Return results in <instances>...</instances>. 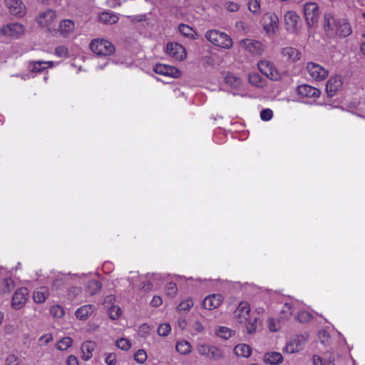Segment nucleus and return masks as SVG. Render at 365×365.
Listing matches in <instances>:
<instances>
[{
	"mask_svg": "<svg viewBox=\"0 0 365 365\" xmlns=\"http://www.w3.org/2000/svg\"><path fill=\"white\" fill-rule=\"evenodd\" d=\"M205 37L210 43L222 48L229 49L233 45L232 39L230 36L218 30L207 31Z\"/></svg>",
	"mask_w": 365,
	"mask_h": 365,
	"instance_id": "nucleus-1",
	"label": "nucleus"
},
{
	"mask_svg": "<svg viewBox=\"0 0 365 365\" xmlns=\"http://www.w3.org/2000/svg\"><path fill=\"white\" fill-rule=\"evenodd\" d=\"M91 50L98 56H109L115 52V46L109 41L96 38L90 43Z\"/></svg>",
	"mask_w": 365,
	"mask_h": 365,
	"instance_id": "nucleus-2",
	"label": "nucleus"
},
{
	"mask_svg": "<svg viewBox=\"0 0 365 365\" xmlns=\"http://www.w3.org/2000/svg\"><path fill=\"white\" fill-rule=\"evenodd\" d=\"M196 349L200 355L204 356L211 360L217 361L224 357L223 351L211 344H199L197 345Z\"/></svg>",
	"mask_w": 365,
	"mask_h": 365,
	"instance_id": "nucleus-3",
	"label": "nucleus"
},
{
	"mask_svg": "<svg viewBox=\"0 0 365 365\" xmlns=\"http://www.w3.org/2000/svg\"><path fill=\"white\" fill-rule=\"evenodd\" d=\"M308 339L307 333L294 336L291 340L286 344L283 351L288 354H294L302 350Z\"/></svg>",
	"mask_w": 365,
	"mask_h": 365,
	"instance_id": "nucleus-4",
	"label": "nucleus"
},
{
	"mask_svg": "<svg viewBox=\"0 0 365 365\" xmlns=\"http://www.w3.org/2000/svg\"><path fill=\"white\" fill-rule=\"evenodd\" d=\"M304 14L308 26H314L319 16L318 5L314 2L306 3L304 6Z\"/></svg>",
	"mask_w": 365,
	"mask_h": 365,
	"instance_id": "nucleus-5",
	"label": "nucleus"
},
{
	"mask_svg": "<svg viewBox=\"0 0 365 365\" xmlns=\"http://www.w3.org/2000/svg\"><path fill=\"white\" fill-rule=\"evenodd\" d=\"M240 45L252 55H262L264 50V46L260 41L254 39L241 40Z\"/></svg>",
	"mask_w": 365,
	"mask_h": 365,
	"instance_id": "nucleus-6",
	"label": "nucleus"
},
{
	"mask_svg": "<svg viewBox=\"0 0 365 365\" xmlns=\"http://www.w3.org/2000/svg\"><path fill=\"white\" fill-rule=\"evenodd\" d=\"M306 68L309 76L317 81L324 80L329 74V71L326 68L316 63L309 62Z\"/></svg>",
	"mask_w": 365,
	"mask_h": 365,
	"instance_id": "nucleus-7",
	"label": "nucleus"
},
{
	"mask_svg": "<svg viewBox=\"0 0 365 365\" xmlns=\"http://www.w3.org/2000/svg\"><path fill=\"white\" fill-rule=\"evenodd\" d=\"M260 72L272 81H277L280 78V74L274 66V65L268 61H261L257 64Z\"/></svg>",
	"mask_w": 365,
	"mask_h": 365,
	"instance_id": "nucleus-8",
	"label": "nucleus"
},
{
	"mask_svg": "<svg viewBox=\"0 0 365 365\" xmlns=\"http://www.w3.org/2000/svg\"><path fill=\"white\" fill-rule=\"evenodd\" d=\"M29 297V291L25 287L18 289L11 299V306L15 309H19L24 306Z\"/></svg>",
	"mask_w": 365,
	"mask_h": 365,
	"instance_id": "nucleus-9",
	"label": "nucleus"
},
{
	"mask_svg": "<svg viewBox=\"0 0 365 365\" xmlns=\"http://www.w3.org/2000/svg\"><path fill=\"white\" fill-rule=\"evenodd\" d=\"M264 30L267 34H274L279 26V19L274 13H267L264 16Z\"/></svg>",
	"mask_w": 365,
	"mask_h": 365,
	"instance_id": "nucleus-10",
	"label": "nucleus"
},
{
	"mask_svg": "<svg viewBox=\"0 0 365 365\" xmlns=\"http://www.w3.org/2000/svg\"><path fill=\"white\" fill-rule=\"evenodd\" d=\"M166 53L178 61L183 60L186 56L185 48L178 43H169L166 46Z\"/></svg>",
	"mask_w": 365,
	"mask_h": 365,
	"instance_id": "nucleus-11",
	"label": "nucleus"
},
{
	"mask_svg": "<svg viewBox=\"0 0 365 365\" xmlns=\"http://www.w3.org/2000/svg\"><path fill=\"white\" fill-rule=\"evenodd\" d=\"M250 307L247 302H242L234 312V317L239 323H245L250 316Z\"/></svg>",
	"mask_w": 365,
	"mask_h": 365,
	"instance_id": "nucleus-12",
	"label": "nucleus"
},
{
	"mask_svg": "<svg viewBox=\"0 0 365 365\" xmlns=\"http://www.w3.org/2000/svg\"><path fill=\"white\" fill-rule=\"evenodd\" d=\"M5 4L12 15L22 16L26 13V6L21 0H5Z\"/></svg>",
	"mask_w": 365,
	"mask_h": 365,
	"instance_id": "nucleus-13",
	"label": "nucleus"
},
{
	"mask_svg": "<svg viewBox=\"0 0 365 365\" xmlns=\"http://www.w3.org/2000/svg\"><path fill=\"white\" fill-rule=\"evenodd\" d=\"M223 302V297L220 294H212L204 299L202 306L204 309L212 310L219 307Z\"/></svg>",
	"mask_w": 365,
	"mask_h": 365,
	"instance_id": "nucleus-14",
	"label": "nucleus"
},
{
	"mask_svg": "<svg viewBox=\"0 0 365 365\" xmlns=\"http://www.w3.org/2000/svg\"><path fill=\"white\" fill-rule=\"evenodd\" d=\"M297 91L298 95L303 98H317L320 96L321 91L313 86L308 84L300 85L297 87Z\"/></svg>",
	"mask_w": 365,
	"mask_h": 365,
	"instance_id": "nucleus-15",
	"label": "nucleus"
},
{
	"mask_svg": "<svg viewBox=\"0 0 365 365\" xmlns=\"http://www.w3.org/2000/svg\"><path fill=\"white\" fill-rule=\"evenodd\" d=\"M153 70L158 74L173 78H178L180 75V72L178 68L165 64H156Z\"/></svg>",
	"mask_w": 365,
	"mask_h": 365,
	"instance_id": "nucleus-16",
	"label": "nucleus"
},
{
	"mask_svg": "<svg viewBox=\"0 0 365 365\" xmlns=\"http://www.w3.org/2000/svg\"><path fill=\"white\" fill-rule=\"evenodd\" d=\"M343 78L341 76L336 75L329 78L327 83V91L330 96H333L341 88Z\"/></svg>",
	"mask_w": 365,
	"mask_h": 365,
	"instance_id": "nucleus-17",
	"label": "nucleus"
},
{
	"mask_svg": "<svg viewBox=\"0 0 365 365\" xmlns=\"http://www.w3.org/2000/svg\"><path fill=\"white\" fill-rule=\"evenodd\" d=\"M24 32V26L21 24L13 23L4 26L1 29V33L3 35L14 37H18Z\"/></svg>",
	"mask_w": 365,
	"mask_h": 365,
	"instance_id": "nucleus-18",
	"label": "nucleus"
},
{
	"mask_svg": "<svg viewBox=\"0 0 365 365\" xmlns=\"http://www.w3.org/2000/svg\"><path fill=\"white\" fill-rule=\"evenodd\" d=\"M299 16L294 11H288L284 16L286 29L289 32H294L299 21Z\"/></svg>",
	"mask_w": 365,
	"mask_h": 365,
	"instance_id": "nucleus-19",
	"label": "nucleus"
},
{
	"mask_svg": "<svg viewBox=\"0 0 365 365\" xmlns=\"http://www.w3.org/2000/svg\"><path fill=\"white\" fill-rule=\"evenodd\" d=\"M56 19V12L52 9H47L38 14L37 21L41 26L47 27L51 26Z\"/></svg>",
	"mask_w": 365,
	"mask_h": 365,
	"instance_id": "nucleus-20",
	"label": "nucleus"
},
{
	"mask_svg": "<svg viewBox=\"0 0 365 365\" xmlns=\"http://www.w3.org/2000/svg\"><path fill=\"white\" fill-rule=\"evenodd\" d=\"M53 66V62L48 61H31L29 62L28 69L30 72L40 73L45 70L46 68H51Z\"/></svg>",
	"mask_w": 365,
	"mask_h": 365,
	"instance_id": "nucleus-21",
	"label": "nucleus"
},
{
	"mask_svg": "<svg viewBox=\"0 0 365 365\" xmlns=\"http://www.w3.org/2000/svg\"><path fill=\"white\" fill-rule=\"evenodd\" d=\"M351 33V29L348 22L345 20H339L336 23V28L334 29V34L341 37H346Z\"/></svg>",
	"mask_w": 365,
	"mask_h": 365,
	"instance_id": "nucleus-22",
	"label": "nucleus"
},
{
	"mask_svg": "<svg viewBox=\"0 0 365 365\" xmlns=\"http://www.w3.org/2000/svg\"><path fill=\"white\" fill-rule=\"evenodd\" d=\"M96 344L94 341H87L81 346L82 359L84 361H88L92 358L93 351L95 350Z\"/></svg>",
	"mask_w": 365,
	"mask_h": 365,
	"instance_id": "nucleus-23",
	"label": "nucleus"
},
{
	"mask_svg": "<svg viewBox=\"0 0 365 365\" xmlns=\"http://www.w3.org/2000/svg\"><path fill=\"white\" fill-rule=\"evenodd\" d=\"M75 28L74 22L70 19L62 20L58 25V31L63 36H67L73 31Z\"/></svg>",
	"mask_w": 365,
	"mask_h": 365,
	"instance_id": "nucleus-24",
	"label": "nucleus"
},
{
	"mask_svg": "<svg viewBox=\"0 0 365 365\" xmlns=\"http://www.w3.org/2000/svg\"><path fill=\"white\" fill-rule=\"evenodd\" d=\"M263 360L267 364L277 365L282 362L283 357L279 352H268L264 354Z\"/></svg>",
	"mask_w": 365,
	"mask_h": 365,
	"instance_id": "nucleus-25",
	"label": "nucleus"
},
{
	"mask_svg": "<svg viewBox=\"0 0 365 365\" xmlns=\"http://www.w3.org/2000/svg\"><path fill=\"white\" fill-rule=\"evenodd\" d=\"M49 295L48 289L46 287H42L34 292L33 299L36 303L42 304L46 301Z\"/></svg>",
	"mask_w": 365,
	"mask_h": 365,
	"instance_id": "nucleus-26",
	"label": "nucleus"
},
{
	"mask_svg": "<svg viewBox=\"0 0 365 365\" xmlns=\"http://www.w3.org/2000/svg\"><path fill=\"white\" fill-rule=\"evenodd\" d=\"M336 22L337 21L331 14H327L324 15V27L328 35L332 36L334 34Z\"/></svg>",
	"mask_w": 365,
	"mask_h": 365,
	"instance_id": "nucleus-27",
	"label": "nucleus"
},
{
	"mask_svg": "<svg viewBox=\"0 0 365 365\" xmlns=\"http://www.w3.org/2000/svg\"><path fill=\"white\" fill-rule=\"evenodd\" d=\"M95 309L92 304H87L79 307L76 312V316L79 319H86Z\"/></svg>",
	"mask_w": 365,
	"mask_h": 365,
	"instance_id": "nucleus-28",
	"label": "nucleus"
},
{
	"mask_svg": "<svg viewBox=\"0 0 365 365\" xmlns=\"http://www.w3.org/2000/svg\"><path fill=\"white\" fill-rule=\"evenodd\" d=\"M234 352L239 357L247 358L251 355L252 349L247 344H240L235 346Z\"/></svg>",
	"mask_w": 365,
	"mask_h": 365,
	"instance_id": "nucleus-29",
	"label": "nucleus"
},
{
	"mask_svg": "<svg viewBox=\"0 0 365 365\" xmlns=\"http://www.w3.org/2000/svg\"><path fill=\"white\" fill-rule=\"evenodd\" d=\"M282 54L287 59L296 61L300 58L301 53L292 47H286L282 50Z\"/></svg>",
	"mask_w": 365,
	"mask_h": 365,
	"instance_id": "nucleus-30",
	"label": "nucleus"
},
{
	"mask_svg": "<svg viewBox=\"0 0 365 365\" xmlns=\"http://www.w3.org/2000/svg\"><path fill=\"white\" fill-rule=\"evenodd\" d=\"M178 30L183 36L190 38L191 39H195L197 37V32L192 27L187 24H180L178 26Z\"/></svg>",
	"mask_w": 365,
	"mask_h": 365,
	"instance_id": "nucleus-31",
	"label": "nucleus"
},
{
	"mask_svg": "<svg viewBox=\"0 0 365 365\" xmlns=\"http://www.w3.org/2000/svg\"><path fill=\"white\" fill-rule=\"evenodd\" d=\"M99 21L104 24H113L118 21V17L110 12H103L99 15Z\"/></svg>",
	"mask_w": 365,
	"mask_h": 365,
	"instance_id": "nucleus-32",
	"label": "nucleus"
},
{
	"mask_svg": "<svg viewBox=\"0 0 365 365\" xmlns=\"http://www.w3.org/2000/svg\"><path fill=\"white\" fill-rule=\"evenodd\" d=\"M101 289V284L97 280H90L86 284V292L90 295L97 294Z\"/></svg>",
	"mask_w": 365,
	"mask_h": 365,
	"instance_id": "nucleus-33",
	"label": "nucleus"
},
{
	"mask_svg": "<svg viewBox=\"0 0 365 365\" xmlns=\"http://www.w3.org/2000/svg\"><path fill=\"white\" fill-rule=\"evenodd\" d=\"M191 345L187 341H178L176 344L175 349L178 352L182 354H187L191 351Z\"/></svg>",
	"mask_w": 365,
	"mask_h": 365,
	"instance_id": "nucleus-34",
	"label": "nucleus"
},
{
	"mask_svg": "<svg viewBox=\"0 0 365 365\" xmlns=\"http://www.w3.org/2000/svg\"><path fill=\"white\" fill-rule=\"evenodd\" d=\"M249 82L255 86L263 87L264 86V81L262 76L257 73H253L249 75Z\"/></svg>",
	"mask_w": 365,
	"mask_h": 365,
	"instance_id": "nucleus-35",
	"label": "nucleus"
},
{
	"mask_svg": "<svg viewBox=\"0 0 365 365\" xmlns=\"http://www.w3.org/2000/svg\"><path fill=\"white\" fill-rule=\"evenodd\" d=\"M73 344V339L71 337H64L61 339L56 344L57 349L64 351L71 347Z\"/></svg>",
	"mask_w": 365,
	"mask_h": 365,
	"instance_id": "nucleus-36",
	"label": "nucleus"
},
{
	"mask_svg": "<svg viewBox=\"0 0 365 365\" xmlns=\"http://www.w3.org/2000/svg\"><path fill=\"white\" fill-rule=\"evenodd\" d=\"M227 84L232 87H238L241 83L240 79L232 73H228L225 78Z\"/></svg>",
	"mask_w": 365,
	"mask_h": 365,
	"instance_id": "nucleus-37",
	"label": "nucleus"
},
{
	"mask_svg": "<svg viewBox=\"0 0 365 365\" xmlns=\"http://www.w3.org/2000/svg\"><path fill=\"white\" fill-rule=\"evenodd\" d=\"M193 304H194V303H193V302H192V300L191 299H190V298L187 299H185V300H184L182 302H181L178 304V306L177 307V310L179 311V312H180V311H185V312L189 311L191 309V307H193Z\"/></svg>",
	"mask_w": 365,
	"mask_h": 365,
	"instance_id": "nucleus-38",
	"label": "nucleus"
},
{
	"mask_svg": "<svg viewBox=\"0 0 365 365\" xmlns=\"http://www.w3.org/2000/svg\"><path fill=\"white\" fill-rule=\"evenodd\" d=\"M248 9L254 14H259L260 11V3L258 0H250L248 2Z\"/></svg>",
	"mask_w": 365,
	"mask_h": 365,
	"instance_id": "nucleus-39",
	"label": "nucleus"
},
{
	"mask_svg": "<svg viewBox=\"0 0 365 365\" xmlns=\"http://www.w3.org/2000/svg\"><path fill=\"white\" fill-rule=\"evenodd\" d=\"M312 315L307 311H301L298 313L296 320L299 323H307L310 321Z\"/></svg>",
	"mask_w": 365,
	"mask_h": 365,
	"instance_id": "nucleus-40",
	"label": "nucleus"
},
{
	"mask_svg": "<svg viewBox=\"0 0 365 365\" xmlns=\"http://www.w3.org/2000/svg\"><path fill=\"white\" fill-rule=\"evenodd\" d=\"M50 313L54 317L61 318L64 314V310L62 307L59 305H54L51 307Z\"/></svg>",
	"mask_w": 365,
	"mask_h": 365,
	"instance_id": "nucleus-41",
	"label": "nucleus"
},
{
	"mask_svg": "<svg viewBox=\"0 0 365 365\" xmlns=\"http://www.w3.org/2000/svg\"><path fill=\"white\" fill-rule=\"evenodd\" d=\"M171 331V327L168 323L161 324L158 328V333L161 336H166Z\"/></svg>",
	"mask_w": 365,
	"mask_h": 365,
	"instance_id": "nucleus-42",
	"label": "nucleus"
},
{
	"mask_svg": "<svg viewBox=\"0 0 365 365\" xmlns=\"http://www.w3.org/2000/svg\"><path fill=\"white\" fill-rule=\"evenodd\" d=\"M115 344L118 348L124 351H127L131 347L130 341L125 338H121L119 340H117Z\"/></svg>",
	"mask_w": 365,
	"mask_h": 365,
	"instance_id": "nucleus-43",
	"label": "nucleus"
},
{
	"mask_svg": "<svg viewBox=\"0 0 365 365\" xmlns=\"http://www.w3.org/2000/svg\"><path fill=\"white\" fill-rule=\"evenodd\" d=\"M82 290L78 287H73L69 289L68 291V299L73 300L76 298H78L80 294H81Z\"/></svg>",
	"mask_w": 365,
	"mask_h": 365,
	"instance_id": "nucleus-44",
	"label": "nucleus"
},
{
	"mask_svg": "<svg viewBox=\"0 0 365 365\" xmlns=\"http://www.w3.org/2000/svg\"><path fill=\"white\" fill-rule=\"evenodd\" d=\"M147 354L143 349H139L134 354V359L139 364H143L147 359Z\"/></svg>",
	"mask_w": 365,
	"mask_h": 365,
	"instance_id": "nucleus-45",
	"label": "nucleus"
},
{
	"mask_svg": "<svg viewBox=\"0 0 365 365\" xmlns=\"http://www.w3.org/2000/svg\"><path fill=\"white\" fill-rule=\"evenodd\" d=\"M258 319L255 317L246 325V331L249 334H252L255 332L257 328Z\"/></svg>",
	"mask_w": 365,
	"mask_h": 365,
	"instance_id": "nucleus-46",
	"label": "nucleus"
},
{
	"mask_svg": "<svg viewBox=\"0 0 365 365\" xmlns=\"http://www.w3.org/2000/svg\"><path fill=\"white\" fill-rule=\"evenodd\" d=\"M109 317L112 319H117L121 314V309L118 306H112L108 309Z\"/></svg>",
	"mask_w": 365,
	"mask_h": 365,
	"instance_id": "nucleus-47",
	"label": "nucleus"
},
{
	"mask_svg": "<svg viewBox=\"0 0 365 365\" xmlns=\"http://www.w3.org/2000/svg\"><path fill=\"white\" fill-rule=\"evenodd\" d=\"M218 336L224 339H228L231 336V330L227 327H221L217 331Z\"/></svg>",
	"mask_w": 365,
	"mask_h": 365,
	"instance_id": "nucleus-48",
	"label": "nucleus"
},
{
	"mask_svg": "<svg viewBox=\"0 0 365 365\" xmlns=\"http://www.w3.org/2000/svg\"><path fill=\"white\" fill-rule=\"evenodd\" d=\"M165 289L167 294L169 296L173 297L177 294L178 288L175 283L174 282H168L166 284Z\"/></svg>",
	"mask_w": 365,
	"mask_h": 365,
	"instance_id": "nucleus-49",
	"label": "nucleus"
},
{
	"mask_svg": "<svg viewBox=\"0 0 365 365\" xmlns=\"http://www.w3.org/2000/svg\"><path fill=\"white\" fill-rule=\"evenodd\" d=\"M15 287L14 281L11 278H6L4 282V292H10Z\"/></svg>",
	"mask_w": 365,
	"mask_h": 365,
	"instance_id": "nucleus-50",
	"label": "nucleus"
},
{
	"mask_svg": "<svg viewBox=\"0 0 365 365\" xmlns=\"http://www.w3.org/2000/svg\"><path fill=\"white\" fill-rule=\"evenodd\" d=\"M20 359L14 354H9L5 360V365H19Z\"/></svg>",
	"mask_w": 365,
	"mask_h": 365,
	"instance_id": "nucleus-51",
	"label": "nucleus"
},
{
	"mask_svg": "<svg viewBox=\"0 0 365 365\" xmlns=\"http://www.w3.org/2000/svg\"><path fill=\"white\" fill-rule=\"evenodd\" d=\"M292 304L290 303H285L284 307L281 311V314L282 315V318L288 319L289 316L292 314Z\"/></svg>",
	"mask_w": 365,
	"mask_h": 365,
	"instance_id": "nucleus-52",
	"label": "nucleus"
},
{
	"mask_svg": "<svg viewBox=\"0 0 365 365\" xmlns=\"http://www.w3.org/2000/svg\"><path fill=\"white\" fill-rule=\"evenodd\" d=\"M53 340L51 334H46L41 336L38 339L39 346H45Z\"/></svg>",
	"mask_w": 365,
	"mask_h": 365,
	"instance_id": "nucleus-53",
	"label": "nucleus"
},
{
	"mask_svg": "<svg viewBox=\"0 0 365 365\" xmlns=\"http://www.w3.org/2000/svg\"><path fill=\"white\" fill-rule=\"evenodd\" d=\"M272 115V110L269 108L263 109L260 113V117L263 120H269Z\"/></svg>",
	"mask_w": 365,
	"mask_h": 365,
	"instance_id": "nucleus-54",
	"label": "nucleus"
},
{
	"mask_svg": "<svg viewBox=\"0 0 365 365\" xmlns=\"http://www.w3.org/2000/svg\"><path fill=\"white\" fill-rule=\"evenodd\" d=\"M225 8L230 12H236L240 9V5L233 1H227L225 3Z\"/></svg>",
	"mask_w": 365,
	"mask_h": 365,
	"instance_id": "nucleus-55",
	"label": "nucleus"
},
{
	"mask_svg": "<svg viewBox=\"0 0 365 365\" xmlns=\"http://www.w3.org/2000/svg\"><path fill=\"white\" fill-rule=\"evenodd\" d=\"M55 53L58 57H66L68 56V49L63 46H59L56 48Z\"/></svg>",
	"mask_w": 365,
	"mask_h": 365,
	"instance_id": "nucleus-56",
	"label": "nucleus"
},
{
	"mask_svg": "<svg viewBox=\"0 0 365 365\" xmlns=\"http://www.w3.org/2000/svg\"><path fill=\"white\" fill-rule=\"evenodd\" d=\"M105 361L107 364V365H115L117 362L115 355L112 353L108 354V355L106 357Z\"/></svg>",
	"mask_w": 365,
	"mask_h": 365,
	"instance_id": "nucleus-57",
	"label": "nucleus"
},
{
	"mask_svg": "<svg viewBox=\"0 0 365 365\" xmlns=\"http://www.w3.org/2000/svg\"><path fill=\"white\" fill-rule=\"evenodd\" d=\"M192 328L197 332L200 333L204 330V327L201 324V322L198 320L194 322L192 324Z\"/></svg>",
	"mask_w": 365,
	"mask_h": 365,
	"instance_id": "nucleus-58",
	"label": "nucleus"
},
{
	"mask_svg": "<svg viewBox=\"0 0 365 365\" xmlns=\"http://www.w3.org/2000/svg\"><path fill=\"white\" fill-rule=\"evenodd\" d=\"M163 300L160 296H154L150 304L153 307H158L161 305Z\"/></svg>",
	"mask_w": 365,
	"mask_h": 365,
	"instance_id": "nucleus-59",
	"label": "nucleus"
},
{
	"mask_svg": "<svg viewBox=\"0 0 365 365\" xmlns=\"http://www.w3.org/2000/svg\"><path fill=\"white\" fill-rule=\"evenodd\" d=\"M313 360L314 365H324L325 357L314 355Z\"/></svg>",
	"mask_w": 365,
	"mask_h": 365,
	"instance_id": "nucleus-60",
	"label": "nucleus"
},
{
	"mask_svg": "<svg viewBox=\"0 0 365 365\" xmlns=\"http://www.w3.org/2000/svg\"><path fill=\"white\" fill-rule=\"evenodd\" d=\"M323 357H325L324 365H334V359L331 354H325Z\"/></svg>",
	"mask_w": 365,
	"mask_h": 365,
	"instance_id": "nucleus-61",
	"label": "nucleus"
},
{
	"mask_svg": "<svg viewBox=\"0 0 365 365\" xmlns=\"http://www.w3.org/2000/svg\"><path fill=\"white\" fill-rule=\"evenodd\" d=\"M66 363L67 365H78V361L73 355H71L68 357Z\"/></svg>",
	"mask_w": 365,
	"mask_h": 365,
	"instance_id": "nucleus-62",
	"label": "nucleus"
},
{
	"mask_svg": "<svg viewBox=\"0 0 365 365\" xmlns=\"http://www.w3.org/2000/svg\"><path fill=\"white\" fill-rule=\"evenodd\" d=\"M269 329L271 331H277L279 330V326H277L275 322L272 319H269Z\"/></svg>",
	"mask_w": 365,
	"mask_h": 365,
	"instance_id": "nucleus-63",
	"label": "nucleus"
},
{
	"mask_svg": "<svg viewBox=\"0 0 365 365\" xmlns=\"http://www.w3.org/2000/svg\"><path fill=\"white\" fill-rule=\"evenodd\" d=\"M245 26V24L243 21H238V22H236V24H235L236 28L238 29L239 30H244Z\"/></svg>",
	"mask_w": 365,
	"mask_h": 365,
	"instance_id": "nucleus-64",
	"label": "nucleus"
}]
</instances>
